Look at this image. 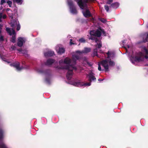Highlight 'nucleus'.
<instances>
[{"label":"nucleus","mask_w":148,"mask_h":148,"mask_svg":"<svg viewBox=\"0 0 148 148\" xmlns=\"http://www.w3.org/2000/svg\"><path fill=\"white\" fill-rule=\"evenodd\" d=\"M143 53L141 52L138 53L135 56L134 60L135 62H140L143 60L144 58Z\"/></svg>","instance_id":"423d86ee"},{"label":"nucleus","mask_w":148,"mask_h":148,"mask_svg":"<svg viewBox=\"0 0 148 148\" xmlns=\"http://www.w3.org/2000/svg\"><path fill=\"white\" fill-rule=\"evenodd\" d=\"M113 1V0H108L106 2V3L109 5Z\"/></svg>","instance_id":"72a5a7b5"},{"label":"nucleus","mask_w":148,"mask_h":148,"mask_svg":"<svg viewBox=\"0 0 148 148\" xmlns=\"http://www.w3.org/2000/svg\"><path fill=\"white\" fill-rule=\"evenodd\" d=\"M3 13L0 12V22L2 21L1 18L2 17Z\"/></svg>","instance_id":"58836bf2"},{"label":"nucleus","mask_w":148,"mask_h":148,"mask_svg":"<svg viewBox=\"0 0 148 148\" xmlns=\"http://www.w3.org/2000/svg\"><path fill=\"white\" fill-rule=\"evenodd\" d=\"M4 40L3 36L0 35V41H3Z\"/></svg>","instance_id":"c9c22d12"},{"label":"nucleus","mask_w":148,"mask_h":148,"mask_svg":"<svg viewBox=\"0 0 148 148\" xmlns=\"http://www.w3.org/2000/svg\"><path fill=\"white\" fill-rule=\"evenodd\" d=\"M146 53L147 54L148 53V50H146Z\"/></svg>","instance_id":"864d4df0"},{"label":"nucleus","mask_w":148,"mask_h":148,"mask_svg":"<svg viewBox=\"0 0 148 148\" xmlns=\"http://www.w3.org/2000/svg\"><path fill=\"white\" fill-rule=\"evenodd\" d=\"M3 131L1 129H0V140L3 138Z\"/></svg>","instance_id":"393cba45"},{"label":"nucleus","mask_w":148,"mask_h":148,"mask_svg":"<svg viewBox=\"0 0 148 148\" xmlns=\"http://www.w3.org/2000/svg\"><path fill=\"white\" fill-rule=\"evenodd\" d=\"M7 0H1L0 5H2L6 2Z\"/></svg>","instance_id":"473e14b6"},{"label":"nucleus","mask_w":148,"mask_h":148,"mask_svg":"<svg viewBox=\"0 0 148 148\" xmlns=\"http://www.w3.org/2000/svg\"><path fill=\"white\" fill-rule=\"evenodd\" d=\"M83 14L85 17H90L91 16L90 11L88 10H86L85 12L83 13Z\"/></svg>","instance_id":"4468645a"},{"label":"nucleus","mask_w":148,"mask_h":148,"mask_svg":"<svg viewBox=\"0 0 148 148\" xmlns=\"http://www.w3.org/2000/svg\"><path fill=\"white\" fill-rule=\"evenodd\" d=\"M94 75L92 73L89 74L88 81L89 82H91L92 81H95L96 80V78L94 76Z\"/></svg>","instance_id":"9b49d317"},{"label":"nucleus","mask_w":148,"mask_h":148,"mask_svg":"<svg viewBox=\"0 0 148 148\" xmlns=\"http://www.w3.org/2000/svg\"><path fill=\"white\" fill-rule=\"evenodd\" d=\"M108 55V58H109L110 57V52L109 51H108L107 53H106Z\"/></svg>","instance_id":"a19ab883"},{"label":"nucleus","mask_w":148,"mask_h":148,"mask_svg":"<svg viewBox=\"0 0 148 148\" xmlns=\"http://www.w3.org/2000/svg\"><path fill=\"white\" fill-rule=\"evenodd\" d=\"M38 72L40 73L46 74L47 73H49L50 72V71L49 69H47L45 70H40Z\"/></svg>","instance_id":"f3484780"},{"label":"nucleus","mask_w":148,"mask_h":148,"mask_svg":"<svg viewBox=\"0 0 148 148\" xmlns=\"http://www.w3.org/2000/svg\"><path fill=\"white\" fill-rule=\"evenodd\" d=\"M90 34L91 36H93L98 38L100 37L101 36V32L99 29L96 30L90 31Z\"/></svg>","instance_id":"39448f33"},{"label":"nucleus","mask_w":148,"mask_h":148,"mask_svg":"<svg viewBox=\"0 0 148 148\" xmlns=\"http://www.w3.org/2000/svg\"><path fill=\"white\" fill-rule=\"evenodd\" d=\"M20 25L19 23L17 24L16 27V30L18 31H19L20 29Z\"/></svg>","instance_id":"f704fd0d"},{"label":"nucleus","mask_w":148,"mask_h":148,"mask_svg":"<svg viewBox=\"0 0 148 148\" xmlns=\"http://www.w3.org/2000/svg\"><path fill=\"white\" fill-rule=\"evenodd\" d=\"M63 62V61L62 60H60L59 62V63L60 65L61 63Z\"/></svg>","instance_id":"de8ad7c7"},{"label":"nucleus","mask_w":148,"mask_h":148,"mask_svg":"<svg viewBox=\"0 0 148 148\" xmlns=\"http://www.w3.org/2000/svg\"><path fill=\"white\" fill-rule=\"evenodd\" d=\"M102 47V44L101 43H99L98 45L97 48L98 49H100Z\"/></svg>","instance_id":"4c0bfd02"},{"label":"nucleus","mask_w":148,"mask_h":148,"mask_svg":"<svg viewBox=\"0 0 148 148\" xmlns=\"http://www.w3.org/2000/svg\"><path fill=\"white\" fill-rule=\"evenodd\" d=\"M98 70L99 71L101 70V66L99 64H98Z\"/></svg>","instance_id":"79ce46f5"},{"label":"nucleus","mask_w":148,"mask_h":148,"mask_svg":"<svg viewBox=\"0 0 148 148\" xmlns=\"http://www.w3.org/2000/svg\"><path fill=\"white\" fill-rule=\"evenodd\" d=\"M11 48L12 50H15L16 49V47L14 46H12Z\"/></svg>","instance_id":"c03bdc74"},{"label":"nucleus","mask_w":148,"mask_h":148,"mask_svg":"<svg viewBox=\"0 0 148 148\" xmlns=\"http://www.w3.org/2000/svg\"><path fill=\"white\" fill-rule=\"evenodd\" d=\"M109 64L110 66H113L115 65V63L114 62L111 60H110L109 62Z\"/></svg>","instance_id":"412c9836"},{"label":"nucleus","mask_w":148,"mask_h":148,"mask_svg":"<svg viewBox=\"0 0 148 148\" xmlns=\"http://www.w3.org/2000/svg\"><path fill=\"white\" fill-rule=\"evenodd\" d=\"M0 148H7L6 145L3 143L0 145Z\"/></svg>","instance_id":"a878e982"},{"label":"nucleus","mask_w":148,"mask_h":148,"mask_svg":"<svg viewBox=\"0 0 148 148\" xmlns=\"http://www.w3.org/2000/svg\"><path fill=\"white\" fill-rule=\"evenodd\" d=\"M6 17H7V16H6V15L5 14V15H2V18L3 19H5V18H6Z\"/></svg>","instance_id":"a18cd8bd"},{"label":"nucleus","mask_w":148,"mask_h":148,"mask_svg":"<svg viewBox=\"0 0 148 148\" xmlns=\"http://www.w3.org/2000/svg\"><path fill=\"white\" fill-rule=\"evenodd\" d=\"M27 51L25 49L22 50L21 53L23 54L27 55Z\"/></svg>","instance_id":"c756f323"},{"label":"nucleus","mask_w":148,"mask_h":148,"mask_svg":"<svg viewBox=\"0 0 148 148\" xmlns=\"http://www.w3.org/2000/svg\"><path fill=\"white\" fill-rule=\"evenodd\" d=\"M2 26L0 24V35L2 32Z\"/></svg>","instance_id":"ea45409f"},{"label":"nucleus","mask_w":148,"mask_h":148,"mask_svg":"<svg viewBox=\"0 0 148 148\" xmlns=\"http://www.w3.org/2000/svg\"><path fill=\"white\" fill-rule=\"evenodd\" d=\"M12 32H11V35L13 34V35L16 36V32L14 29L12 28Z\"/></svg>","instance_id":"e433bc0d"},{"label":"nucleus","mask_w":148,"mask_h":148,"mask_svg":"<svg viewBox=\"0 0 148 148\" xmlns=\"http://www.w3.org/2000/svg\"><path fill=\"white\" fill-rule=\"evenodd\" d=\"M55 61V60L53 59H49L47 60L45 63V64L47 65H50L52 64Z\"/></svg>","instance_id":"2eb2a0df"},{"label":"nucleus","mask_w":148,"mask_h":148,"mask_svg":"<svg viewBox=\"0 0 148 148\" xmlns=\"http://www.w3.org/2000/svg\"><path fill=\"white\" fill-rule=\"evenodd\" d=\"M87 64H89V62H87Z\"/></svg>","instance_id":"6e6d98bb"},{"label":"nucleus","mask_w":148,"mask_h":148,"mask_svg":"<svg viewBox=\"0 0 148 148\" xmlns=\"http://www.w3.org/2000/svg\"><path fill=\"white\" fill-rule=\"evenodd\" d=\"M91 51V49L90 48L85 47L84 50L81 51H78L77 52L79 53H87L90 52Z\"/></svg>","instance_id":"9d476101"},{"label":"nucleus","mask_w":148,"mask_h":148,"mask_svg":"<svg viewBox=\"0 0 148 148\" xmlns=\"http://www.w3.org/2000/svg\"><path fill=\"white\" fill-rule=\"evenodd\" d=\"M17 50L19 51V52H20L21 53L22 51V49L21 48L18 49H17Z\"/></svg>","instance_id":"49530a36"},{"label":"nucleus","mask_w":148,"mask_h":148,"mask_svg":"<svg viewBox=\"0 0 148 148\" xmlns=\"http://www.w3.org/2000/svg\"><path fill=\"white\" fill-rule=\"evenodd\" d=\"M79 42L81 43H85L86 42L85 40L83 38H81L79 39Z\"/></svg>","instance_id":"cd10ccee"},{"label":"nucleus","mask_w":148,"mask_h":148,"mask_svg":"<svg viewBox=\"0 0 148 148\" xmlns=\"http://www.w3.org/2000/svg\"><path fill=\"white\" fill-rule=\"evenodd\" d=\"M75 1L77 2L78 5L81 8L83 9L84 7L87 6V3L89 1H93L94 0H75Z\"/></svg>","instance_id":"7ed1b4c3"},{"label":"nucleus","mask_w":148,"mask_h":148,"mask_svg":"<svg viewBox=\"0 0 148 148\" xmlns=\"http://www.w3.org/2000/svg\"><path fill=\"white\" fill-rule=\"evenodd\" d=\"M91 82H87L85 83H84L82 82H74L73 83V84L75 86L78 87H82L83 86H89L91 85Z\"/></svg>","instance_id":"0eeeda50"},{"label":"nucleus","mask_w":148,"mask_h":148,"mask_svg":"<svg viewBox=\"0 0 148 148\" xmlns=\"http://www.w3.org/2000/svg\"><path fill=\"white\" fill-rule=\"evenodd\" d=\"M23 38L20 37L18 38L17 45L19 47H21L23 44Z\"/></svg>","instance_id":"f8f14e48"},{"label":"nucleus","mask_w":148,"mask_h":148,"mask_svg":"<svg viewBox=\"0 0 148 148\" xmlns=\"http://www.w3.org/2000/svg\"><path fill=\"white\" fill-rule=\"evenodd\" d=\"M65 51V49L63 48L59 47L58 50V54H61L64 53Z\"/></svg>","instance_id":"a211bd4d"},{"label":"nucleus","mask_w":148,"mask_h":148,"mask_svg":"<svg viewBox=\"0 0 148 148\" xmlns=\"http://www.w3.org/2000/svg\"><path fill=\"white\" fill-rule=\"evenodd\" d=\"M71 66L68 65H66L64 66H58L57 68L58 69H65L68 70L66 74V78L68 80H70L71 79L73 74L72 69L70 68Z\"/></svg>","instance_id":"f03ea898"},{"label":"nucleus","mask_w":148,"mask_h":148,"mask_svg":"<svg viewBox=\"0 0 148 148\" xmlns=\"http://www.w3.org/2000/svg\"><path fill=\"white\" fill-rule=\"evenodd\" d=\"M54 54V51H49L44 53V55L46 57H50L53 56Z\"/></svg>","instance_id":"ddd939ff"},{"label":"nucleus","mask_w":148,"mask_h":148,"mask_svg":"<svg viewBox=\"0 0 148 148\" xmlns=\"http://www.w3.org/2000/svg\"><path fill=\"white\" fill-rule=\"evenodd\" d=\"M99 29L100 32H101V33H102L105 36L106 35V32L104 31V30L103 29H101V28L99 27Z\"/></svg>","instance_id":"c85d7f7f"},{"label":"nucleus","mask_w":148,"mask_h":148,"mask_svg":"<svg viewBox=\"0 0 148 148\" xmlns=\"http://www.w3.org/2000/svg\"><path fill=\"white\" fill-rule=\"evenodd\" d=\"M119 6V4L118 3L115 2L112 3L111 4L110 6V7H112V8L114 9H116Z\"/></svg>","instance_id":"dca6fc26"},{"label":"nucleus","mask_w":148,"mask_h":148,"mask_svg":"<svg viewBox=\"0 0 148 148\" xmlns=\"http://www.w3.org/2000/svg\"><path fill=\"white\" fill-rule=\"evenodd\" d=\"M6 30L10 35H11V31L10 28L8 27L6 28Z\"/></svg>","instance_id":"5701e85b"},{"label":"nucleus","mask_w":148,"mask_h":148,"mask_svg":"<svg viewBox=\"0 0 148 148\" xmlns=\"http://www.w3.org/2000/svg\"><path fill=\"white\" fill-rule=\"evenodd\" d=\"M15 0H13V1H14Z\"/></svg>","instance_id":"4d7b16f0"},{"label":"nucleus","mask_w":148,"mask_h":148,"mask_svg":"<svg viewBox=\"0 0 148 148\" xmlns=\"http://www.w3.org/2000/svg\"><path fill=\"white\" fill-rule=\"evenodd\" d=\"M90 39H91L92 40H95V42H97L98 40V39L96 38L95 36H91L90 38H89Z\"/></svg>","instance_id":"aec40b11"},{"label":"nucleus","mask_w":148,"mask_h":148,"mask_svg":"<svg viewBox=\"0 0 148 148\" xmlns=\"http://www.w3.org/2000/svg\"><path fill=\"white\" fill-rule=\"evenodd\" d=\"M108 60H104L101 62V64L104 67L106 72L109 71V65L108 64Z\"/></svg>","instance_id":"6e6552de"},{"label":"nucleus","mask_w":148,"mask_h":148,"mask_svg":"<svg viewBox=\"0 0 148 148\" xmlns=\"http://www.w3.org/2000/svg\"><path fill=\"white\" fill-rule=\"evenodd\" d=\"M46 81L47 82H49V79H48L46 78Z\"/></svg>","instance_id":"8fccbe9b"},{"label":"nucleus","mask_w":148,"mask_h":148,"mask_svg":"<svg viewBox=\"0 0 148 148\" xmlns=\"http://www.w3.org/2000/svg\"><path fill=\"white\" fill-rule=\"evenodd\" d=\"M70 40H71V41L72 40V39H71ZM74 44L72 42H70V44H71V45L72 44Z\"/></svg>","instance_id":"09e8293b"},{"label":"nucleus","mask_w":148,"mask_h":148,"mask_svg":"<svg viewBox=\"0 0 148 148\" xmlns=\"http://www.w3.org/2000/svg\"><path fill=\"white\" fill-rule=\"evenodd\" d=\"M98 80L99 81H102L103 80V79H98Z\"/></svg>","instance_id":"3c124183"},{"label":"nucleus","mask_w":148,"mask_h":148,"mask_svg":"<svg viewBox=\"0 0 148 148\" xmlns=\"http://www.w3.org/2000/svg\"><path fill=\"white\" fill-rule=\"evenodd\" d=\"M10 10V8H7V11H9Z\"/></svg>","instance_id":"603ef678"},{"label":"nucleus","mask_w":148,"mask_h":148,"mask_svg":"<svg viewBox=\"0 0 148 148\" xmlns=\"http://www.w3.org/2000/svg\"><path fill=\"white\" fill-rule=\"evenodd\" d=\"M15 1L16 3H19L20 5H21L23 2L22 0H15Z\"/></svg>","instance_id":"bb28decb"},{"label":"nucleus","mask_w":148,"mask_h":148,"mask_svg":"<svg viewBox=\"0 0 148 148\" xmlns=\"http://www.w3.org/2000/svg\"><path fill=\"white\" fill-rule=\"evenodd\" d=\"M99 20L103 23H105L106 22V20L104 18H99Z\"/></svg>","instance_id":"7c9ffc66"},{"label":"nucleus","mask_w":148,"mask_h":148,"mask_svg":"<svg viewBox=\"0 0 148 148\" xmlns=\"http://www.w3.org/2000/svg\"><path fill=\"white\" fill-rule=\"evenodd\" d=\"M11 41L14 43L16 42V36L15 35H13L11 38Z\"/></svg>","instance_id":"6ab92c4d"},{"label":"nucleus","mask_w":148,"mask_h":148,"mask_svg":"<svg viewBox=\"0 0 148 148\" xmlns=\"http://www.w3.org/2000/svg\"><path fill=\"white\" fill-rule=\"evenodd\" d=\"M79 59L80 58L79 56L75 55H73L72 60L68 58H66L64 59L63 62L64 63L67 64V65L70 66L71 69H72L73 72V70L75 71L77 70V68L74 65L76 64V60H79Z\"/></svg>","instance_id":"f257e3e1"},{"label":"nucleus","mask_w":148,"mask_h":148,"mask_svg":"<svg viewBox=\"0 0 148 148\" xmlns=\"http://www.w3.org/2000/svg\"><path fill=\"white\" fill-rule=\"evenodd\" d=\"M67 3L69 7L71 12L73 14H77V11L73 1L72 0H67Z\"/></svg>","instance_id":"20e7f679"},{"label":"nucleus","mask_w":148,"mask_h":148,"mask_svg":"<svg viewBox=\"0 0 148 148\" xmlns=\"http://www.w3.org/2000/svg\"><path fill=\"white\" fill-rule=\"evenodd\" d=\"M7 3L9 5V6L10 7H12V2L11 1H10L9 0H7L6 1Z\"/></svg>","instance_id":"b1692460"},{"label":"nucleus","mask_w":148,"mask_h":148,"mask_svg":"<svg viewBox=\"0 0 148 148\" xmlns=\"http://www.w3.org/2000/svg\"><path fill=\"white\" fill-rule=\"evenodd\" d=\"M11 26L12 27H13L15 26V23H11Z\"/></svg>","instance_id":"37998d69"},{"label":"nucleus","mask_w":148,"mask_h":148,"mask_svg":"<svg viewBox=\"0 0 148 148\" xmlns=\"http://www.w3.org/2000/svg\"><path fill=\"white\" fill-rule=\"evenodd\" d=\"M4 61H5V60H4ZM7 62H8V63H10V62H7Z\"/></svg>","instance_id":"5fc2aeb1"},{"label":"nucleus","mask_w":148,"mask_h":148,"mask_svg":"<svg viewBox=\"0 0 148 148\" xmlns=\"http://www.w3.org/2000/svg\"><path fill=\"white\" fill-rule=\"evenodd\" d=\"M93 54L94 56L93 57H94L95 56H97L99 57L98 55L97 54V49H95L93 50Z\"/></svg>","instance_id":"4be33fe9"},{"label":"nucleus","mask_w":148,"mask_h":148,"mask_svg":"<svg viewBox=\"0 0 148 148\" xmlns=\"http://www.w3.org/2000/svg\"><path fill=\"white\" fill-rule=\"evenodd\" d=\"M104 8L107 12H108L109 11V6L108 5H105Z\"/></svg>","instance_id":"2f4dec72"},{"label":"nucleus","mask_w":148,"mask_h":148,"mask_svg":"<svg viewBox=\"0 0 148 148\" xmlns=\"http://www.w3.org/2000/svg\"><path fill=\"white\" fill-rule=\"evenodd\" d=\"M10 65L16 68V70L18 71H20L23 68V67H20V63L18 62L11 64Z\"/></svg>","instance_id":"1a4fd4ad"}]
</instances>
